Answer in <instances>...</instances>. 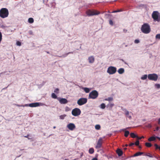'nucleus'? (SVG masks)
<instances>
[{"mask_svg": "<svg viewBox=\"0 0 160 160\" xmlns=\"http://www.w3.org/2000/svg\"><path fill=\"white\" fill-rule=\"evenodd\" d=\"M141 30L143 33L148 34L150 32L151 28L149 25L148 23H145L142 25Z\"/></svg>", "mask_w": 160, "mask_h": 160, "instance_id": "1", "label": "nucleus"}, {"mask_svg": "<svg viewBox=\"0 0 160 160\" xmlns=\"http://www.w3.org/2000/svg\"><path fill=\"white\" fill-rule=\"evenodd\" d=\"M9 14L8 9L6 8H2L0 10V17L5 18L8 17Z\"/></svg>", "mask_w": 160, "mask_h": 160, "instance_id": "2", "label": "nucleus"}, {"mask_svg": "<svg viewBox=\"0 0 160 160\" xmlns=\"http://www.w3.org/2000/svg\"><path fill=\"white\" fill-rule=\"evenodd\" d=\"M86 13L88 16H90L98 15L100 13V12L96 10L88 9L86 11Z\"/></svg>", "mask_w": 160, "mask_h": 160, "instance_id": "3", "label": "nucleus"}, {"mask_svg": "<svg viewBox=\"0 0 160 160\" xmlns=\"http://www.w3.org/2000/svg\"><path fill=\"white\" fill-rule=\"evenodd\" d=\"M98 92L97 91L94 90L89 93L88 98L95 99L98 97Z\"/></svg>", "mask_w": 160, "mask_h": 160, "instance_id": "4", "label": "nucleus"}, {"mask_svg": "<svg viewBox=\"0 0 160 160\" xmlns=\"http://www.w3.org/2000/svg\"><path fill=\"white\" fill-rule=\"evenodd\" d=\"M152 17L154 21L159 22L160 21V17H159V13L158 11H153L152 14Z\"/></svg>", "mask_w": 160, "mask_h": 160, "instance_id": "5", "label": "nucleus"}, {"mask_svg": "<svg viewBox=\"0 0 160 160\" xmlns=\"http://www.w3.org/2000/svg\"><path fill=\"white\" fill-rule=\"evenodd\" d=\"M158 78V75L155 73L149 74L148 75V78L149 80L156 81Z\"/></svg>", "mask_w": 160, "mask_h": 160, "instance_id": "6", "label": "nucleus"}, {"mask_svg": "<svg viewBox=\"0 0 160 160\" xmlns=\"http://www.w3.org/2000/svg\"><path fill=\"white\" fill-rule=\"evenodd\" d=\"M117 68L116 67L113 66L109 67L107 71V72L110 74H112L116 73Z\"/></svg>", "mask_w": 160, "mask_h": 160, "instance_id": "7", "label": "nucleus"}, {"mask_svg": "<svg viewBox=\"0 0 160 160\" xmlns=\"http://www.w3.org/2000/svg\"><path fill=\"white\" fill-rule=\"evenodd\" d=\"M87 102V98H81L78 100L77 103L78 105L81 106L86 103Z\"/></svg>", "mask_w": 160, "mask_h": 160, "instance_id": "8", "label": "nucleus"}, {"mask_svg": "<svg viewBox=\"0 0 160 160\" xmlns=\"http://www.w3.org/2000/svg\"><path fill=\"white\" fill-rule=\"evenodd\" d=\"M81 113L80 110L78 108H75L73 109L72 112V115L75 116L79 115Z\"/></svg>", "mask_w": 160, "mask_h": 160, "instance_id": "9", "label": "nucleus"}, {"mask_svg": "<svg viewBox=\"0 0 160 160\" xmlns=\"http://www.w3.org/2000/svg\"><path fill=\"white\" fill-rule=\"evenodd\" d=\"M102 138H100L98 140L97 145L95 146V148L97 149H98L101 148L102 147Z\"/></svg>", "mask_w": 160, "mask_h": 160, "instance_id": "10", "label": "nucleus"}, {"mask_svg": "<svg viewBox=\"0 0 160 160\" xmlns=\"http://www.w3.org/2000/svg\"><path fill=\"white\" fill-rule=\"evenodd\" d=\"M39 103L38 102L32 103L29 104V105L26 104L25 105V107L29 106L31 107H35L39 106Z\"/></svg>", "mask_w": 160, "mask_h": 160, "instance_id": "11", "label": "nucleus"}, {"mask_svg": "<svg viewBox=\"0 0 160 160\" xmlns=\"http://www.w3.org/2000/svg\"><path fill=\"white\" fill-rule=\"evenodd\" d=\"M67 127L70 130L72 131L76 128V126L74 124L70 123L67 125Z\"/></svg>", "mask_w": 160, "mask_h": 160, "instance_id": "12", "label": "nucleus"}, {"mask_svg": "<svg viewBox=\"0 0 160 160\" xmlns=\"http://www.w3.org/2000/svg\"><path fill=\"white\" fill-rule=\"evenodd\" d=\"M59 102L61 104H65L68 102L67 99L64 98H57Z\"/></svg>", "mask_w": 160, "mask_h": 160, "instance_id": "13", "label": "nucleus"}, {"mask_svg": "<svg viewBox=\"0 0 160 160\" xmlns=\"http://www.w3.org/2000/svg\"><path fill=\"white\" fill-rule=\"evenodd\" d=\"M88 60L89 61V62L90 63H93L95 60V59L93 56H91L89 57L88 58Z\"/></svg>", "mask_w": 160, "mask_h": 160, "instance_id": "14", "label": "nucleus"}, {"mask_svg": "<svg viewBox=\"0 0 160 160\" xmlns=\"http://www.w3.org/2000/svg\"><path fill=\"white\" fill-rule=\"evenodd\" d=\"M116 152L119 156H121L123 154L122 151L120 149L116 150Z\"/></svg>", "mask_w": 160, "mask_h": 160, "instance_id": "15", "label": "nucleus"}, {"mask_svg": "<svg viewBox=\"0 0 160 160\" xmlns=\"http://www.w3.org/2000/svg\"><path fill=\"white\" fill-rule=\"evenodd\" d=\"M124 112L125 115L129 119H131L132 118V117L131 116L129 115V112L126 110H125Z\"/></svg>", "mask_w": 160, "mask_h": 160, "instance_id": "16", "label": "nucleus"}, {"mask_svg": "<svg viewBox=\"0 0 160 160\" xmlns=\"http://www.w3.org/2000/svg\"><path fill=\"white\" fill-rule=\"evenodd\" d=\"M118 72L120 74L123 73L124 72V70L123 68H120L118 70Z\"/></svg>", "mask_w": 160, "mask_h": 160, "instance_id": "17", "label": "nucleus"}, {"mask_svg": "<svg viewBox=\"0 0 160 160\" xmlns=\"http://www.w3.org/2000/svg\"><path fill=\"white\" fill-rule=\"evenodd\" d=\"M156 138V137H155L154 136H152V137H150V138H149L148 139V141H150V142L154 141L155 140Z\"/></svg>", "mask_w": 160, "mask_h": 160, "instance_id": "18", "label": "nucleus"}, {"mask_svg": "<svg viewBox=\"0 0 160 160\" xmlns=\"http://www.w3.org/2000/svg\"><path fill=\"white\" fill-rule=\"evenodd\" d=\"M131 137L133 138H137L138 137V136L136 135L134 133L132 132L130 134Z\"/></svg>", "mask_w": 160, "mask_h": 160, "instance_id": "19", "label": "nucleus"}, {"mask_svg": "<svg viewBox=\"0 0 160 160\" xmlns=\"http://www.w3.org/2000/svg\"><path fill=\"white\" fill-rule=\"evenodd\" d=\"M143 153V152H138L135 153L133 155V157H136L142 154Z\"/></svg>", "mask_w": 160, "mask_h": 160, "instance_id": "20", "label": "nucleus"}, {"mask_svg": "<svg viewBox=\"0 0 160 160\" xmlns=\"http://www.w3.org/2000/svg\"><path fill=\"white\" fill-rule=\"evenodd\" d=\"M83 89L86 93H88L90 91V89L87 88H84Z\"/></svg>", "mask_w": 160, "mask_h": 160, "instance_id": "21", "label": "nucleus"}, {"mask_svg": "<svg viewBox=\"0 0 160 160\" xmlns=\"http://www.w3.org/2000/svg\"><path fill=\"white\" fill-rule=\"evenodd\" d=\"M94 152V149L93 148H91L89 150V152L90 154H92Z\"/></svg>", "mask_w": 160, "mask_h": 160, "instance_id": "22", "label": "nucleus"}, {"mask_svg": "<svg viewBox=\"0 0 160 160\" xmlns=\"http://www.w3.org/2000/svg\"><path fill=\"white\" fill-rule=\"evenodd\" d=\"M52 98H53L56 99L57 98V95L54 93H52L51 95Z\"/></svg>", "mask_w": 160, "mask_h": 160, "instance_id": "23", "label": "nucleus"}, {"mask_svg": "<svg viewBox=\"0 0 160 160\" xmlns=\"http://www.w3.org/2000/svg\"><path fill=\"white\" fill-rule=\"evenodd\" d=\"M28 22L30 23H32L34 22V20L32 18H29L28 19Z\"/></svg>", "mask_w": 160, "mask_h": 160, "instance_id": "24", "label": "nucleus"}, {"mask_svg": "<svg viewBox=\"0 0 160 160\" xmlns=\"http://www.w3.org/2000/svg\"><path fill=\"white\" fill-rule=\"evenodd\" d=\"M145 146L148 147H150L152 146V145L150 143L146 142L145 143Z\"/></svg>", "mask_w": 160, "mask_h": 160, "instance_id": "25", "label": "nucleus"}, {"mask_svg": "<svg viewBox=\"0 0 160 160\" xmlns=\"http://www.w3.org/2000/svg\"><path fill=\"white\" fill-rule=\"evenodd\" d=\"M129 134V132L128 131H125L124 133V136L127 137Z\"/></svg>", "mask_w": 160, "mask_h": 160, "instance_id": "26", "label": "nucleus"}, {"mask_svg": "<svg viewBox=\"0 0 160 160\" xmlns=\"http://www.w3.org/2000/svg\"><path fill=\"white\" fill-rule=\"evenodd\" d=\"M113 98L112 97H109L107 98H106L105 99V100L106 101H111L113 100Z\"/></svg>", "mask_w": 160, "mask_h": 160, "instance_id": "27", "label": "nucleus"}, {"mask_svg": "<svg viewBox=\"0 0 160 160\" xmlns=\"http://www.w3.org/2000/svg\"><path fill=\"white\" fill-rule=\"evenodd\" d=\"M147 75L146 74L143 75L141 78V79L142 80H145L147 78Z\"/></svg>", "mask_w": 160, "mask_h": 160, "instance_id": "28", "label": "nucleus"}, {"mask_svg": "<svg viewBox=\"0 0 160 160\" xmlns=\"http://www.w3.org/2000/svg\"><path fill=\"white\" fill-rule=\"evenodd\" d=\"M101 128V127L99 125H96L95 126V128L96 130H99Z\"/></svg>", "mask_w": 160, "mask_h": 160, "instance_id": "29", "label": "nucleus"}, {"mask_svg": "<svg viewBox=\"0 0 160 160\" xmlns=\"http://www.w3.org/2000/svg\"><path fill=\"white\" fill-rule=\"evenodd\" d=\"M106 106L104 103H102L100 105V108L102 109H104L105 108Z\"/></svg>", "mask_w": 160, "mask_h": 160, "instance_id": "30", "label": "nucleus"}, {"mask_svg": "<svg viewBox=\"0 0 160 160\" xmlns=\"http://www.w3.org/2000/svg\"><path fill=\"white\" fill-rule=\"evenodd\" d=\"M66 116V115L65 114L61 115L60 116V118L61 119H63Z\"/></svg>", "mask_w": 160, "mask_h": 160, "instance_id": "31", "label": "nucleus"}, {"mask_svg": "<svg viewBox=\"0 0 160 160\" xmlns=\"http://www.w3.org/2000/svg\"><path fill=\"white\" fill-rule=\"evenodd\" d=\"M156 39H160V34H158L156 35L155 36Z\"/></svg>", "mask_w": 160, "mask_h": 160, "instance_id": "32", "label": "nucleus"}, {"mask_svg": "<svg viewBox=\"0 0 160 160\" xmlns=\"http://www.w3.org/2000/svg\"><path fill=\"white\" fill-rule=\"evenodd\" d=\"M73 53V52H68V53H67L66 54H65V55H63L62 56V57H64L66 56H67L68 54H70V53Z\"/></svg>", "mask_w": 160, "mask_h": 160, "instance_id": "33", "label": "nucleus"}, {"mask_svg": "<svg viewBox=\"0 0 160 160\" xmlns=\"http://www.w3.org/2000/svg\"><path fill=\"white\" fill-rule=\"evenodd\" d=\"M59 89L58 88H56L55 89V90L54 91V92L56 93H59Z\"/></svg>", "mask_w": 160, "mask_h": 160, "instance_id": "34", "label": "nucleus"}, {"mask_svg": "<svg viewBox=\"0 0 160 160\" xmlns=\"http://www.w3.org/2000/svg\"><path fill=\"white\" fill-rule=\"evenodd\" d=\"M122 11V9L118 10H117L114 11L112 12H113V13L117 12H121Z\"/></svg>", "mask_w": 160, "mask_h": 160, "instance_id": "35", "label": "nucleus"}, {"mask_svg": "<svg viewBox=\"0 0 160 160\" xmlns=\"http://www.w3.org/2000/svg\"><path fill=\"white\" fill-rule=\"evenodd\" d=\"M139 142L138 140L135 143H134V144H135L136 146H138L139 145Z\"/></svg>", "mask_w": 160, "mask_h": 160, "instance_id": "36", "label": "nucleus"}, {"mask_svg": "<svg viewBox=\"0 0 160 160\" xmlns=\"http://www.w3.org/2000/svg\"><path fill=\"white\" fill-rule=\"evenodd\" d=\"M156 87L157 88H160V85L159 84H156L155 85Z\"/></svg>", "mask_w": 160, "mask_h": 160, "instance_id": "37", "label": "nucleus"}, {"mask_svg": "<svg viewBox=\"0 0 160 160\" xmlns=\"http://www.w3.org/2000/svg\"><path fill=\"white\" fill-rule=\"evenodd\" d=\"M14 105L17 106L19 107H25V105H20L17 104H15Z\"/></svg>", "mask_w": 160, "mask_h": 160, "instance_id": "38", "label": "nucleus"}, {"mask_svg": "<svg viewBox=\"0 0 160 160\" xmlns=\"http://www.w3.org/2000/svg\"><path fill=\"white\" fill-rule=\"evenodd\" d=\"M108 105L111 108H112L113 106H114V104L113 103H110L109 104H108Z\"/></svg>", "mask_w": 160, "mask_h": 160, "instance_id": "39", "label": "nucleus"}, {"mask_svg": "<svg viewBox=\"0 0 160 160\" xmlns=\"http://www.w3.org/2000/svg\"><path fill=\"white\" fill-rule=\"evenodd\" d=\"M109 23L110 25H111L112 26L113 25V22L111 20H110L109 21Z\"/></svg>", "mask_w": 160, "mask_h": 160, "instance_id": "40", "label": "nucleus"}, {"mask_svg": "<svg viewBox=\"0 0 160 160\" xmlns=\"http://www.w3.org/2000/svg\"><path fill=\"white\" fill-rule=\"evenodd\" d=\"M65 111H68L69 110H70V109L69 107H66L65 108Z\"/></svg>", "mask_w": 160, "mask_h": 160, "instance_id": "41", "label": "nucleus"}, {"mask_svg": "<svg viewBox=\"0 0 160 160\" xmlns=\"http://www.w3.org/2000/svg\"><path fill=\"white\" fill-rule=\"evenodd\" d=\"M139 42H140L138 40V39H136L134 41V42L135 43H139Z\"/></svg>", "mask_w": 160, "mask_h": 160, "instance_id": "42", "label": "nucleus"}, {"mask_svg": "<svg viewBox=\"0 0 160 160\" xmlns=\"http://www.w3.org/2000/svg\"><path fill=\"white\" fill-rule=\"evenodd\" d=\"M144 138V137L143 136H142L141 137H138H138H137V138L139 140H140L142 138Z\"/></svg>", "mask_w": 160, "mask_h": 160, "instance_id": "43", "label": "nucleus"}, {"mask_svg": "<svg viewBox=\"0 0 160 160\" xmlns=\"http://www.w3.org/2000/svg\"><path fill=\"white\" fill-rule=\"evenodd\" d=\"M17 45H18L19 46H21V42L19 41H18L17 42Z\"/></svg>", "mask_w": 160, "mask_h": 160, "instance_id": "44", "label": "nucleus"}, {"mask_svg": "<svg viewBox=\"0 0 160 160\" xmlns=\"http://www.w3.org/2000/svg\"><path fill=\"white\" fill-rule=\"evenodd\" d=\"M2 39V34L1 32H0V42L1 41Z\"/></svg>", "mask_w": 160, "mask_h": 160, "instance_id": "45", "label": "nucleus"}, {"mask_svg": "<svg viewBox=\"0 0 160 160\" xmlns=\"http://www.w3.org/2000/svg\"><path fill=\"white\" fill-rule=\"evenodd\" d=\"M29 135L28 134L27 136H25L24 137L25 138H28V139H30V138H28V137L29 136Z\"/></svg>", "mask_w": 160, "mask_h": 160, "instance_id": "46", "label": "nucleus"}, {"mask_svg": "<svg viewBox=\"0 0 160 160\" xmlns=\"http://www.w3.org/2000/svg\"><path fill=\"white\" fill-rule=\"evenodd\" d=\"M134 145V143H131L129 145V146H132L133 145Z\"/></svg>", "mask_w": 160, "mask_h": 160, "instance_id": "47", "label": "nucleus"}, {"mask_svg": "<svg viewBox=\"0 0 160 160\" xmlns=\"http://www.w3.org/2000/svg\"><path fill=\"white\" fill-rule=\"evenodd\" d=\"M29 33L30 35H32V34L33 32L32 31H29Z\"/></svg>", "mask_w": 160, "mask_h": 160, "instance_id": "48", "label": "nucleus"}, {"mask_svg": "<svg viewBox=\"0 0 160 160\" xmlns=\"http://www.w3.org/2000/svg\"><path fill=\"white\" fill-rule=\"evenodd\" d=\"M92 160H98V159L96 158H93Z\"/></svg>", "mask_w": 160, "mask_h": 160, "instance_id": "49", "label": "nucleus"}, {"mask_svg": "<svg viewBox=\"0 0 160 160\" xmlns=\"http://www.w3.org/2000/svg\"><path fill=\"white\" fill-rule=\"evenodd\" d=\"M158 124L160 125V118L158 120Z\"/></svg>", "mask_w": 160, "mask_h": 160, "instance_id": "50", "label": "nucleus"}, {"mask_svg": "<svg viewBox=\"0 0 160 160\" xmlns=\"http://www.w3.org/2000/svg\"><path fill=\"white\" fill-rule=\"evenodd\" d=\"M156 138H157L160 141V137L157 136V137H156Z\"/></svg>", "mask_w": 160, "mask_h": 160, "instance_id": "51", "label": "nucleus"}, {"mask_svg": "<svg viewBox=\"0 0 160 160\" xmlns=\"http://www.w3.org/2000/svg\"><path fill=\"white\" fill-rule=\"evenodd\" d=\"M5 72H1L0 73V77H1V75L3 73H5Z\"/></svg>", "mask_w": 160, "mask_h": 160, "instance_id": "52", "label": "nucleus"}, {"mask_svg": "<svg viewBox=\"0 0 160 160\" xmlns=\"http://www.w3.org/2000/svg\"><path fill=\"white\" fill-rule=\"evenodd\" d=\"M147 156H149L150 157H151V158H152V155H147Z\"/></svg>", "mask_w": 160, "mask_h": 160, "instance_id": "53", "label": "nucleus"}, {"mask_svg": "<svg viewBox=\"0 0 160 160\" xmlns=\"http://www.w3.org/2000/svg\"><path fill=\"white\" fill-rule=\"evenodd\" d=\"M56 128V126H54V127H53V128L54 129H55V128Z\"/></svg>", "mask_w": 160, "mask_h": 160, "instance_id": "54", "label": "nucleus"}, {"mask_svg": "<svg viewBox=\"0 0 160 160\" xmlns=\"http://www.w3.org/2000/svg\"><path fill=\"white\" fill-rule=\"evenodd\" d=\"M125 146L126 147H127L128 146V145L127 144H126Z\"/></svg>", "mask_w": 160, "mask_h": 160, "instance_id": "55", "label": "nucleus"}, {"mask_svg": "<svg viewBox=\"0 0 160 160\" xmlns=\"http://www.w3.org/2000/svg\"><path fill=\"white\" fill-rule=\"evenodd\" d=\"M139 148H141V146H139Z\"/></svg>", "mask_w": 160, "mask_h": 160, "instance_id": "56", "label": "nucleus"}, {"mask_svg": "<svg viewBox=\"0 0 160 160\" xmlns=\"http://www.w3.org/2000/svg\"><path fill=\"white\" fill-rule=\"evenodd\" d=\"M124 150H126V149H127V148H124Z\"/></svg>", "mask_w": 160, "mask_h": 160, "instance_id": "57", "label": "nucleus"}, {"mask_svg": "<svg viewBox=\"0 0 160 160\" xmlns=\"http://www.w3.org/2000/svg\"><path fill=\"white\" fill-rule=\"evenodd\" d=\"M47 52L48 53H49V52Z\"/></svg>", "mask_w": 160, "mask_h": 160, "instance_id": "58", "label": "nucleus"}, {"mask_svg": "<svg viewBox=\"0 0 160 160\" xmlns=\"http://www.w3.org/2000/svg\"><path fill=\"white\" fill-rule=\"evenodd\" d=\"M65 160H69L68 159H65Z\"/></svg>", "mask_w": 160, "mask_h": 160, "instance_id": "59", "label": "nucleus"}, {"mask_svg": "<svg viewBox=\"0 0 160 160\" xmlns=\"http://www.w3.org/2000/svg\"><path fill=\"white\" fill-rule=\"evenodd\" d=\"M158 128H157V130H158Z\"/></svg>", "mask_w": 160, "mask_h": 160, "instance_id": "60", "label": "nucleus"}]
</instances>
